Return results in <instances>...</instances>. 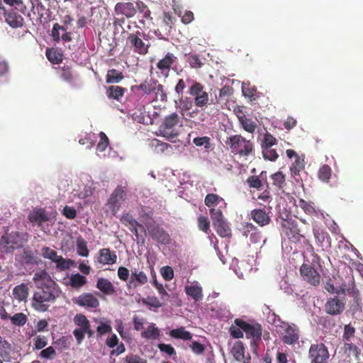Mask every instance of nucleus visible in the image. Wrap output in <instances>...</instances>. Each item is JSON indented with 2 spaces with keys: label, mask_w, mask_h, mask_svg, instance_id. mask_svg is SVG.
<instances>
[{
  "label": "nucleus",
  "mask_w": 363,
  "mask_h": 363,
  "mask_svg": "<svg viewBox=\"0 0 363 363\" xmlns=\"http://www.w3.org/2000/svg\"><path fill=\"white\" fill-rule=\"evenodd\" d=\"M344 348L346 352H348L350 354L358 358L361 354V350L354 344L350 341H345Z\"/></svg>",
  "instance_id": "49"
},
{
  "label": "nucleus",
  "mask_w": 363,
  "mask_h": 363,
  "mask_svg": "<svg viewBox=\"0 0 363 363\" xmlns=\"http://www.w3.org/2000/svg\"><path fill=\"white\" fill-rule=\"evenodd\" d=\"M186 61L189 62L191 68H200L203 66V63L200 59L199 56L196 54H186Z\"/></svg>",
  "instance_id": "45"
},
{
  "label": "nucleus",
  "mask_w": 363,
  "mask_h": 363,
  "mask_svg": "<svg viewBox=\"0 0 363 363\" xmlns=\"http://www.w3.org/2000/svg\"><path fill=\"white\" fill-rule=\"evenodd\" d=\"M198 227L199 230L207 233L210 230V222L208 218L204 216H199Z\"/></svg>",
  "instance_id": "57"
},
{
  "label": "nucleus",
  "mask_w": 363,
  "mask_h": 363,
  "mask_svg": "<svg viewBox=\"0 0 363 363\" xmlns=\"http://www.w3.org/2000/svg\"><path fill=\"white\" fill-rule=\"evenodd\" d=\"M74 303L80 306L94 308L99 306V301L91 293L81 294L74 300Z\"/></svg>",
  "instance_id": "17"
},
{
  "label": "nucleus",
  "mask_w": 363,
  "mask_h": 363,
  "mask_svg": "<svg viewBox=\"0 0 363 363\" xmlns=\"http://www.w3.org/2000/svg\"><path fill=\"white\" fill-rule=\"evenodd\" d=\"M56 297L57 291L54 287L48 285L39 287L33 294L32 306L37 311L45 312L55 302Z\"/></svg>",
  "instance_id": "1"
},
{
  "label": "nucleus",
  "mask_w": 363,
  "mask_h": 363,
  "mask_svg": "<svg viewBox=\"0 0 363 363\" xmlns=\"http://www.w3.org/2000/svg\"><path fill=\"white\" fill-rule=\"evenodd\" d=\"M86 277L78 273L72 274L69 279V284L73 288L79 289L86 284Z\"/></svg>",
  "instance_id": "39"
},
{
  "label": "nucleus",
  "mask_w": 363,
  "mask_h": 363,
  "mask_svg": "<svg viewBox=\"0 0 363 363\" xmlns=\"http://www.w3.org/2000/svg\"><path fill=\"white\" fill-rule=\"evenodd\" d=\"M273 180V184L281 187L285 182V176L281 172H277L271 176Z\"/></svg>",
  "instance_id": "63"
},
{
  "label": "nucleus",
  "mask_w": 363,
  "mask_h": 363,
  "mask_svg": "<svg viewBox=\"0 0 363 363\" xmlns=\"http://www.w3.org/2000/svg\"><path fill=\"white\" fill-rule=\"evenodd\" d=\"M354 333L355 328L351 324L345 325L344 327V332L342 335L344 342L351 340L352 337L354 336Z\"/></svg>",
  "instance_id": "61"
},
{
  "label": "nucleus",
  "mask_w": 363,
  "mask_h": 363,
  "mask_svg": "<svg viewBox=\"0 0 363 363\" xmlns=\"http://www.w3.org/2000/svg\"><path fill=\"white\" fill-rule=\"evenodd\" d=\"M230 82V85L225 84L220 91H237L239 89L241 91H245V82L235 79H233Z\"/></svg>",
  "instance_id": "51"
},
{
  "label": "nucleus",
  "mask_w": 363,
  "mask_h": 363,
  "mask_svg": "<svg viewBox=\"0 0 363 363\" xmlns=\"http://www.w3.org/2000/svg\"><path fill=\"white\" fill-rule=\"evenodd\" d=\"M56 263V267L58 269L61 271H65L68 269L72 262L70 259H66L63 258L62 256H57V258L54 261Z\"/></svg>",
  "instance_id": "50"
},
{
  "label": "nucleus",
  "mask_w": 363,
  "mask_h": 363,
  "mask_svg": "<svg viewBox=\"0 0 363 363\" xmlns=\"http://www.w3.org/2000/svg\"><path fill=\"white\" fill-rule=\"evenodd\" d=\"M175 18L173 14L169 12H164L162 18V26L164 27L166 32L169 33L174 24Z\"/></svg>",
  "instance_id": "40"
},
{
  "label": "nucleus",
  "mask_w": 363,
  "mask_h": 363,
  "mask_svg": "<svg viewBox=\"0 0 363 363\" xmlns=\"http://www.w3.org/2000/svg\"><path fill=\"white\" fill-rule=\"evenodd\" d=\"M250 216L261 227L269 224L271 221L270 217L263 209H253L250 212Z\"/></svg>",
  "instance_id": "20"
},
{
  "label": "nucleus",
  "mask_w": 363,
  "mask_h": 363,
  "mask_svg": "<svg viewBox=\"0 0 363 363\" xmlns=\"http://www.w3.org/2000/svg\"><path fill=\"white\" fill-rule=\"evenodd\" d=\"M213 225L219 236L229 238L232 235L231 228L225 220L219 223H215Z\"/></svg>",
  "instance_id": "27"
},
{
  "label": "nucleus",
  "mask_w": 363,
  "mask_h": 363,
  "mask_svg": "<svg viewBox=\"0 0 363 363\" xmlns=\"http://www.w3.org/2000/svg\"><path fill=\"white\" fill-rule=\"evenodd\" d=\"M150 146L155 148V151L157 153H162L168 148H172V146L167 143L162 142L157 139H153L150 142Z\"/></svg>",
  "instance_id": "42"
},
{
  "label": "nucleus",
  "mask_w": 363,
  "mask_h": 363,
  "mask_svg": "<svg viewBox=\"0 0 363 363\" xmlns=\"http://www.w3.org/2000/svg\"><path fill=\"white\" fill-rule=\"evenodd\" d=\"M299 206L308 215L314 216L317 214L315 207L311 202H308L303 199H300Z\"/></svg>",
  "instance_id": "48"
},
{
  "label": "nucleus",
  "mask_w": 363,
  "mask_h": 363,
  "mask_svg": "<svg viewBox=\"0 0 363 363\" xmlns=\"http://www.w3.org/2000/svg\"><path fill=\"white\" fill-rule=\"evenodd\" d=\"M13 297L19 301H25L28 295V289L25 284H21L13 289Z\"/></svg>",
  "instance_id": "31"
},
{
  "label": "nucleus",
  "mask_w": 363,
  "mask_h": 363,
  "mask_svg": "<svg viewBox=\"0 0 363 363\" xmlns=\"http://www.w3.org/2000/svg\"><path fill=\"white\" fill-rule=\"evenodd\" d=\"M182 126V121L181 118L176 113H172L164 118L159 126L158 131L160 135L172 141L179 135Z\"/></svg>",
  "instance_id": "2"
},
{
  "label": "nucleus",
  "mask_w": 363,
  "mask_h": 363,
  "mask_svg": "<svg viewBox=\"0 0 363 363\" xmlns=\"http://www.w3.org/2000/svg\"><path fill=\"white\" fill-rule=\"evenodd\" d=\"M9 319L13 325L17 326H23L27 321V317L23 313H16L13 316H10Z\"/></svg>",
  "instance_id": "54"
},
{
  "label": "nucleus",
  "mask_w": 363,
  "mask_h": 363,
  "mask_svg": "<svg viewBox=\"0 0 363 363\" xmlns=\"http://www.w3.org/2000/svg\"><path fill=\"white\" fill-rule=\"evenodd\" d=\"M225 144L234 155L247 157L254 151V144L241 135H234L228 137Z\"/></svg>",
  "instance_id": "3"
},
{
  "label": "nucleus",
  "mask_w": 363,
  "mask_h": 363,
  "mask_svg": "<svg viewBox=\"0 0 363 363\" xmlns=\"http://www.w3.org/2000/svg\"><path fill=\"white\" fill-rule=\"evenodd\" d=\"M124 79V75L122 72L111 69L107 71L106 75V82L108 84H117Z\"/></svg>",
  "instance_id": "29"
},
{
  "label": "nucleus",
  "mask_w": 363,
  "mask_h": 363,
  "mask_svg": "<svg viewBox=\"0 0 363 363\" xmlns=\"http://www.w3.org/2000/svg\"><path fill=\"white\" fill-rule=\"evenodd\" d=\"M74 323L78 325L80 329L86 330L90 326V323L87 318L83 314H77L74 318Z\"/></svg>",
  "instance_id": "47"
},
{
  "label": "nucleus",
  "mask_w": 363,
  "mask_h": 363,
  "mask_svg": "<svg viewBox=\"0 0 363 363\" xmlns=\"http://www.w3.org/2000/svg\"><path fill=\"white\" fill-rule=\"evenodd\" d=\"M240 230L243 236L249 238L252 243H258L262 240L261 231L251 223H243Z\"/></svg>",
  "instance_id": "12"
},
{
  "label": "nucleus",
  "mask_w": 363,
  "mask_h": 363,
  "mask_svg": "<svg viewBox=\"0 0 363 363\" xmlns=\"http://www.w3.org/2000/svg\"><path fill=\"white\" fill-rule=\"evenodd\" d=\"M148 281V278L146 274L140 271L138 269L135 268L131 270V274L129 279V284L135 287L138 286L145 285Z\"/></svg>",
  "instance_id": "19"
},
{
  "label": "nucleus",
  "mask_w": 363,
  "mask_h": 363,
  "mask_svg": "<svg viewBox=\"0 0 363 363\" xmlns=\"http://www.w3.org/2000/svg\"><path fill=\"white\" fill-rule=\"evenodd\" d=\"M96 288L106 295H111L116 292L113 284L106 278H99L96 282Z\"/></svg>",
  "instance_id": "23"
},
{
  "label": "nucleus",
  "mask_w": 363,
  "mask_h": 363,
  "mask_svg": "<svg viewBox=\"0 0 363 363\" xmlns=\"http://www.w3.org/2000/svg\"><path fill=\"white\" fill-rule=\"evenodd\" d=\"M169 335L172 338L182 340H190L192 338V334L186 330L184 327L171 330L169 333Z\"/></svg>",
  "instance_id": "28"
},
{
  "label": "nucleus",
  "mask_w": 363,
  "mask_h": 363,
  "mask_svg": "<svg viewBox=\"0 0 363 363\" xmlns=\"http://www.w3.org/2000/svg\"><path fill=\"white\" fill-rule=\"evenodd\" d=\"M142 91H162V86L152 78L147 79L140 85Z\"/></svg>",
  "instance_id": "33"
},
{
  "label": "nucleus",
  "mask_w": 363,
  "mask_h": 363,
  "mask_svg": "<svg viewBox=\"0 0 363 363\" xmlns=\"http://www.w3.org/2000/svg\"><path fill=\"white\" fill-rule=\"evenodd\" d=\"M114 11L117 15H123L130 18L137 13V2L135 5L132 2H118L116 4Z\"/></svg>",
  "instance_id": "15"
},
{
  "label": "nucleus",
  "mask_w": 363,
  "mask_h": 363,
  "mask_svg": "<svg viewBox=\"0 0 363 363\" xmlns=\"http://www.w3.org/2000/svg\"><path fill=\"white\" fill-rule=\"evenodd\" d=\"M41 254L44 258L50 259L52 262L55 261L57 256V252L48 247H43L41 249Z\"/></svg>",
  "instance_id": "60"
},
{
  "label": "nucleus",
  "mask_w": 363,
  "mask_h": 363,
  "mask_svg": "<svg viewBox=\"0 0 363 363\" xmlns=\"http://www.w3.org/2000/svg\"><path fill=\"white\" fill-rule=\"evenodd\" d=\"M153 213L150 210H147L144 206H143L140 211V221L145 225L147 230L148 227L154 225L155 221L152 218Z\"/></svg>",
  "instance_id": "30"
},
{
  "label": "nucleus",
  "mask_w": 363,
  "mask_h": 363,
  "mask_svg": "<svg viewBox=\"0 0 363 363\" xmlns=\"http://www.w3.org/2000/svg\"><path fill=\"white\" fill-rule=\"evenodd\" d=\"M282 231L288 237L289 240L293 241L298 240L299 229L296 221L292 218H283L281 222Z\"/></svg>",
  "instance_id": "11"
},
{
  "label": "nucleus",
  "mask_w": 363,
  "mask_h": 363,
  "mask_svg": "<svg viewBox=\"0 0 363 363\" xmlns=\"http://www.w3.org/2000/svg\"><path fill=\"white\" fill-rule=\"evenodd\" d=\"M234 323L245 333L247 339L252 340V345H256L261 341L262 327L259 323H249L240 318H236Z\"/></svg>",
  "instance_id": "6"
},
{
  "label": "nucleus",
  "mask_w": 363,
  "mask_h": 363,
  "mask_svg": "<svg viewBox=\"0 0 363 363\" xmlns=\"http://www.w3.org/2000/svg\"><path fill=\"white\" fill-rule=\"evenodd\" d=\"M140 35L141 33L138 30L135 33H129L127 37V42L133 48L134 52L140 55H145L148 52L149 46L145 44L140 38Z\"/></svg>",
  "instance_id": "13"
},
{
  "label": "nucleus",
  "mask_w": 363,
  "mask_h": 363,
  "mask_svg": "<svg viewBox=\"0 0 363 363\" xmlns=\"http://www.w3.org/2000/svg\"><path fill=\"white\" fill-rule=\"evenodd\" d=\"M300 274L303 281L313 286H317L320 282V275L317 270L308 264L303 263L300 267Z\"/></svg>",
  "instance_id": "9"
},
{
  "label": "nucleus",
  "mask_w": 363,
  "mask_h": 363,
  "mask_svg": "<svg viewBox=\"0 0 363 363\" xmlns=\"http://www.w3.org/2000/svg\"><path fill=\"white\" fill-rule=\"evenodd\" d=\"M239 123H240L242 128L250 133H253L257 128L256 123L251 118L247 117L240 121Z\"/></svg>",
  "instance_id": "43"
},
{
  "label": "nucleus",
  "mask_w": 363,
  "mask_h": 363,
  "mask_svg": "<svg viewBox=\"0 0 363 363\" xmlns=\"http://www.w3.org/2000/svg\"><path fill=\"white\" fill-rule=\"evenodd\" d=\"M142 303L147 306L155 308H159L162 306L160 300L155 296H147L145 298H143Z\"/></svg>",
  "instance_id": "52"
},
{
  "label": "nucleus",
  "mask_w": 363,
  "mask_h": 363,
  "mask_svg": "<svg viewBox=\"0 0 363 363\" xmlns=\"http://www.w3.org/2000/svg\"><path fill=\"white\" fill-rule=\"evenodd\" d=\"M97 261L103 265H112L116 262L117 255L109 248H102L98 252Z\"/></svg>",
  "instance_id": "18"
},
{
  "label": "nucleus",
  "mask_w": 363,
  "mask_h": 363,
  "mask_svg": "<svg viewBox=\"0 0 363 363\" xmlns=\"http://www.w3.org/2000/svg\"><path fill=\"white\" fill-rule=\"evenodd\" d=\"M123 93L124 92H108V98L111 101V105L120 109V104H122L124 99Z\"/></svg>",
  "instance_id": "36"
},
{
  "label": "nucleus",
  "mask_w": 363,
  "mask_h": 363,
  "mask_svg": "<svg viewBox=\"0 0 363 363\" xmlns=\"http://www.w3.org/2000/svg\"><path fill=\"white\" fill-rule=\"evenodd\" d=\"M223 206L222 205H220L219 206V208H210L209 213L211 216V218L213 220V225H214L215 223H219L220 221L224 220L223 212L221 210V208H223Z\"/></svg>",
  "instance_id": "44"
},
{
  "label": "nucleus",
  "mask_w": 363,
  "mask_h": 363,
  "mask_svg": "<svg viewBox=\"0 0 363 363\" xmlns=\"http://www.w3.org/2000/svg\"><path fill=\"white\" fill-rule=\"evenodd\" d=\"M304 160L300 157L296 158L294 162L290 167L291 176L296 178V176H299L300 172L304 169Z\"/></svg>",
  "instance_id": "38"
},
{
  "label": "nucleus",
  "mask_w": 363,
  "mask_h": 363,
  "mask_svg": "<svg viewBox=\"0 0 363 363\" xmlns=\"http://www.w3.org/2000/svg\"><path fill=\"white\" fill-rule=\"evenodd\" d=\"M59 77L66 82L71 84L74 82V74L72 68L68 66H64L57 70Z\"/></svg>",
  "instance_id": "34"
},
{
  "label": "nucleus",
  "mask_w": 363,
  "mask_h": 363,
  "mask_svg": "<svg viewBox=\"0 0 363 363\" xmlns=\"http://www.w3.org/2000/svg\"><path fill=\"white\" fill-rule=\"evenodd\" d=\"M332 174V169L328 164H324L320 167L318 175L320 180L323 182H328Z\"/></svg>",
  "instance_id": "41"
},
{
  "label": "nucleus",
  "mask_w": 363,
  "mask_h": 363,
  "mask_svg": "<svg viewBox=\"0 0 363 363\" xmlns=\"http://www.w3.org/2000/svg\"><path fill=\"white\" fill-rule=\"evenodd\" d=\"M23 246V242L18 232L6 233L0 239V251L3 253H12L14 250Z\"/></svg>",
  "instance_id": "7"
},
{
  "label": "nucleus",
  "mask_w": 363,
  "mask_h": 363,
  "mask_svg": "<svg viewBox=\"0 0 363 363\" xmlns=\"http://www.w3.org/2000/svg\"><path fill=\"white\" fill-rule=\"evenodd\" d=\"M204 203L206 206L208 208H215L217 206L222 205L223 208L226 207L227 203L225 202L224 199L216 194H208L204 199Z\"/></svg>",
  "instance_id": "25"
},
{
  "label": "nucleus",
  "mask_w": 363,
  "mask_h": 363,
  "mask_svg": "<svg viewBox=\"0 0 363 363\" xmlns=\"http://www.w3.org/2000/svg\"><path fill=\"white\" fill-rule=\"evenodd\" d=\"M28 220L30 223H35L40 226L43 223L48 221L49 218L45 209L35 208L29 213Z\"/></svg>",
  "instance_id": "21"
},
{
  "label": "nucleus",
  "mask_w": 363,
  "mask_h": 363,
  "mask_svg": "<svg viewBox=\"0 0 363 363\" xmlns=\"http://www.w3.org/2000/svg\"><path fill=\"white\" fill-rule=\"evenodd\" d=\"M262 152L263 157L265 160H268L270 161H275L279 157V155L277 152L276 150H274L272 147L262 148Z\"/></svg>",
  "instance_id": "53"
},
{
  "label": "nucleus",
  "mask_w": 363,
  "mask_h": 363,
  "mask_svg": "<svg viewBox=\"0 0 363 363\" xmlns=\"http://www.w3.org/2000/svg\"><path fill=\"white\" fill-rule=\"evenodd\" d=\"M128 186L118 185L111 194L107 202L105 204L106 211H110L113 216H116L122 204L128 197Z\"/></svg>",
  "instance_id": "5"
},
{
  "label": "nucleus",
  "mask_w": 363,
  "mask_h": 363,
  "mask_svg": "<svg viewBox=\"0 0 363 363\" xmlns=\"http://www.w3.org/2000/svg\"><path fill=\"white\" fill-rule=\"evenodd\" d=\"M231 354L238 362H241L244 358V354H245V349L243 342L241 341H237L231 349Z\"/></svg>",
  "instance_id": "32"
},
{
  "label": "nucleus",
  "mask_w": 363,
  "mask_h": 363,
  "mask_svg": "<svg viewBox=\"0 0 363 363\" xmlns=\"http://www.w3.org/2000/svg\"><path fill=\"white\" fill-rule=\"evenodd\" d=\"M160 335V330L155 323H151L145 330L141 333V336L145 339H157Z\"/></svg>",
  "instance_id": "35"
},
{
  "label": "nucleus",
  "mask_w": 363,
  "mask_h": 363,
  "mask_svg": "<svg viewBox=\"0 0 363 363\" xmlns=\"http://www.w3.org/2000/svg\"><path fill=\"white\" fill-rule=\"evenodd\" d=\"M308 357L311 363H328L330 354L328 347L323 343L320 342L311 345Z\"/></svg>",
  "instance_id": "8"
},
{
  "label": "nucleus",
  "mask_w": 363,
  "mask_h": 363,
  "mask_svg": "<svg viewBox=\"0 0 363 363\" xmlns=\"http://www.w3.org/2000/svg\"><path fill=\"white\" fill-rule=\"evenodd\" d=\"M277 142V140L269 133L267 132L264 135L263 140L261 144L262 148L272 147Z\"/></svg>",
  "instance_id": "55"
},
{
  "label": "nucleus",
  "mask_w": 363,
  "mask_h": 363,
  "mask_svg": "<svg viewBox=\"0 0 363 363\" xmlns=\"http://www.w3.org/2000/svg\"><path fill=\"white\" fill-rule=\"evenodd\" d=\"M176 60L177 57L173 53L167 52L162 59L157 62L156 67L162 74L167 76L172 66Z\"/></svg>",
  "instance_id": "16"
},
{
  "label": "nucleus",
  "mask_w": 363,
  "mask_h": 363,
  "mask_svg": "<svg viewBox=\"0 0 363 363\" xmlns=\"http://www.w3.org/2000/svg\"><path fill=\"white\" fill-rule=\"evenodd\" d=\"M272 323L281 329V340L284 344L291 345L298 342L300 335L298 326L281 321L274 313L272 314Z\"/></svg>",
  "instance_id": "4"
},
{
  "label": "nucleus",
  "mask_w": 363,
  "mask_h": 363,
  "mask_svg": "<svg viewBox=\"0 0 363 363\" xmlns=\"http://www.w3.org/2000/svg\"><path fill=\"white\" fill-rule=\"evenodd\" d=\"M345 302L344 298L341 299L337 296L329 298L325 304V312L331 315L341 314L345 310Z\"/></svg>",
  "instance_id": "14"
},
{
  "label": "nucleus",
  "mask_w": 363,
  "mask_h": 363,
  "mask_svg": "<svg viewBox=\"0 0 363 363\" xmlns=\"http://www.w3.org/2000/svg\"><path fill=\"white\" fill-rule=\"evenodd\" d=\"M139 11L140 13L142 14L141 18L139 19V23L145 27L146 20H152L151 11L146 4L143 1H137V11Z\"/></svg>",
  "instance_id": "26"
},
{
  "label": "nucleus",
  "mask_w": 363,
  "mask_h": 363,
  "mask_svg": "<svg viewBox=\"0 0 363 363\" xmlns=\"http://www.w3.org/2000/svg\"><path fill=\"white\" fill-rule=\"evenodd\" d=\"M246 182L250 188L260 189L262 186V181L257 176H250Z\"/></svg>",
  "instance_id": "58"
},
{
  "label": "nucleus",
  "mask_w": 363,
  "mask_h": 363,
  "mask_svg": "<svg viewBox=\"0 0 363 363\" xmlns=\"http://www.w3.org/2000/svg\"><path fill=\"white\" fill-rule=\"evenodd\" d=\"M45 55L48 60L52 64H59L62 60V55L53 48H48Z\"/></svg>",
  "instance_id": "37"
},
{
  "label": "nucleus",
  "mask_w": 363,
  "mask_h": 363,
  "mask_svg": "<svg viewBox=\"0 0 363 363\" xmlns=\"http://www.w3.org/2000/svg\"><path fill=\"white\" fill-rule=\"evenodd\" d=\"M184 291L186 295L191 297L195 301H201L203 298V289L198 284L186 286Z\"/></svg>",
  "instance_id": "24"
},
{
  "label": "nucleus",
  "mask_w": 363,
  "mask_h": 363,
  "mask_svg": "<svg viewBox=\"0 0 363 363\" xmlns=\"http://www.w3.org/2000/svg\"><path fill=\"white\" fill-rule=\"evenodd\" d=\"M77 253L82 257H87L89 255V250L86 243L84 240H78L77 243Z\"/></svg>",
  "instance_id": "64"
},
{
  "label": "nucleus",
  "mask_w": 363,
  "mask_h": 363,
  "mask_svg": "<svg viewBox=\"0 0 363 363\" xmlns=\"http://www.w3.org/2000/svg\"><path fill=\"white\" fill-rule=\"evenodd\" d=\"M120 220L122 224L127 227L130 225H139V222H138L129 213H123Z\"/></svg>",
  "instance_id": "56"
},
{
  "label": "nucleus",
  "mask_w": 363,
  "mask_h": 363,
  "mask_svg": "<svg viewBox=\"0 0 363 363\" xmlns=\"http://www.w3.org/2000/svg\"><path fill=\"white\" fill-rule=\"evenodd\" d=\"M6 22L12 28H21L23 25V18L16 12H9L4 14Z\"/></svg>",
  "instance_id": "22"
},
{
  "label": "nucleus",
  "mask_w": 363,
  "mask_h": 363,
  "mask_svg": "<svg viewBox=\"0 0 363 363\" xmlns=\"http://www.w3.org/2000/svg\"><path fill=\"white\" fill-rule=\"evenodd\" d=\"M34 350H41L48 345V338L44 335H38L33 339Z\"/></svg>",
  "instance_id": "59"
},
{
  "label": "nucleus",
  "mask_w": 363,
  "mask_h": 363,
  "mask_svg": "<svg viewBox=\"0 0 363 363\" xmlns=\"http://www.w3.org/2000/svg\"><path fill=\"white\" fill-rule=\"evenodd\" d=\"M100 141L97 144L96 149L99 152H104L109 144V140L106 135L104 132L99 133Z\"/></svg>",
  "instance_id": "62"
},
{
  "label": "nucleus",
  "mask_w": 363,
  "mask_h": 363,
  "mask_svg": "<svg viewBox=\"0 0 363 363\" xmlns=\"http://www.w3.org/2000/svg\"><path fill=\"white\" fill-rule=\"evenodd\" d=\"M148 233L152 239L158 243L168 245L171 243L172 239L169 233L159 224L155 223L148 227Z\"/></svg>",
  "instance_id": "10"
},
{
  "label": "nucleus",
  "mask_w": 363,
  "mask_h": 363,
  "mask_svg": "<svg viewBox=\"0 0 363 363\" xmlns=\"http://www.w3.org/2000/svg\"><path fill=\"white\" fill-rule=\"evenodd\" d=\"M196 94L195 104L197 106L202 107L209 103L208 95L207 92H191Z\"/></svg>",
  "instance_id": "46"
}]
</instances>
